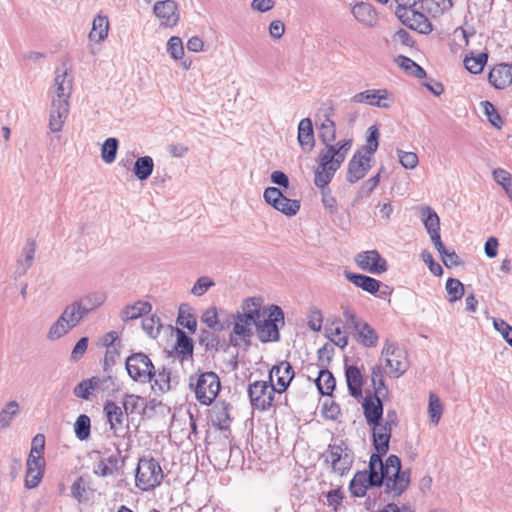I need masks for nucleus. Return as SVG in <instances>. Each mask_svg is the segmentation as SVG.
<instances>
[{
    "instance_id": "obj_1",
    "label": "nucleus",
    "mask_w": 512,
    "mask_h": 512,
    "mask_svg": "<svg viewBox=\"0 0 512 512\" xmlns=\"http://www.w3.org/2000/svg\"><path fill=\"white\" fill-rule=\"evenodd\" d=\"M410 471H401V460L390 455L383 463L380 455L372 454L369 471H358L349 484L354 497H363L371 486L385 485V491L393 497L400 496L409 486Z\"/></svg>"
},
{
    "instance_id": "obj_2",
    "label": "nucleus",
    "mask_w": 512,
    "mask_h": 512,
    "mask_svg": "<svg viewBox=\"0 0 512 512\" xmlns=\"http://www.w3.org/2000/svg\"><path fill=\"white\" fill-rule=\"evenodd\" d=\"M318 129L319 138L325 148L320 151L318 156L316 183L323 186L332 181L335 173L351 150L353 140L349 138L334 143L336 139V124L327 114L324 115Z\"/></svg>"
},
{
    "instance_id": "obj_3",
    "label": "nucleus",
    "mask_w": 512,
    "mask_h": 512,
    "mask_svg": "<svg viewBox=\"0 0 512 512\" xmlns=\"http://www.w3.org/2000/svg\"><path fill=\"white\" fill-rule=\"evenodd\" d=\"M81 309V306L74 300L67 304L55 322L49 327L46 335L47 339L49 341L59 340L79 326L87 317Z\"/></svg>"
},
{
    "instance_id": "obj_4",
    "label": "nucleus",
    "mask_w": 512,
    "mask_h": 512,
    "mask_svg": "<svg viewBox=\"0 0 512 512\" xmlns=\"http://www.w3.org/2000/svg\"><path fill=\"white\" fill-rule=\"evenodd\" d=\"M190 387L202 405H210L220 391V380L214 372H204L190 377Z\"/></svg>"
},
{
    "instance_id": "obj_5",
    "label": "nucleus",
    "mask_w": 512,
    "mask_h": 512,
    "mask_svg": "<svg viewBox=\"0 0 512 512\" xmlns=\"http://www.w3.org/2000/svg\"><path fill=\"white\" fill-rule=\"evenodd\" d=\"M279 324H284L283 311L279 306L271 305L267 315L265 314L256 324L258 339L263 343L278 341Z\"/></svg>"
},
{
    "instance_id": "obj_6",
    "label": "nucleus",
    "mask_w": 512,
    "mask_h": 512,
    "mask_svg": "<svg viewBox=\"0 0 512 512\" xmlns=\"http://www.w3.org/2000/svg\"><path fill=\"white\" fill-rule=\"evenodd\" d=\"M163 479V471L154 458H141L135 475L136 486L147 491L159 486Z\"/></svg>"
},
{
    "instance_id": "obj_7",
    "label": "nucleus",
    "mask_w": 512,
    "mask_h": 512,
    "mask_svg": "<svg viewBox=\"0 0 512 512\" xmlns=\"http://www.w3.org/2000/svg\"><path fill=\"white\" fill-rule=\"evenodd\" d=\"M325 461L330 464L332 471L340 476L347 474L354 462L352 450L343 441L329 444L325 453Z\"/></svg>"
},
{
    "instance_id": "obj_8",
    "label": "nucleus",
    "mask_w": 512,
    "mask_h": 512,
    "mask_svg": "<svg viewBox=\"0 0 512 512\" xmlns=\"http://www.w3.org/2000/svg\"><path fill=\"white\" fill-rule=\"evenodd\" d=\"M343 316L347 324L353 328L354 337L359 344L368 348L377 346L379 336L370 324L358 318L355 312L349 308L344 309Z\"/></svg>"
},
{
    "instance_id": "obj_9",
    "label": "nucleus",
    "mask_w": 512,
    "mask_h": 512,
    "mask_svg": "<svg viewBox=\"0 0 512 512\" xmlns=\"http://www.w3.org/2000/svg\"><path fill=\"white\" fill-rule=\"evenodd\" d=\"M275 393H278V390L269 379L268 381H254L248 387L250 403L254 409L259 411H267L272 407Z\"/></svg>"
},
{
    "instance_id": "obj_10",
    "label": "nucleus",
    "mask_w": 512,
    "mask_h": 512,
    "mask_svg": "<svg viewBox=\"0 0 512 512\" xmlns=\"http://www.w3.org/2000/svg\"><path fill=\"white\" fill-rule=\"evenodd\" d=\"M125 367L130 378L140 384L148 383L151 380V372H154L152 360L143 352L129 355Z\"/></svg>"
},
{
    "instance_id": "obj_11",
    "label": "nucleus",
    "mask_w": 512,
    "mask_h": 512,
    "mask_svg": "<svg viewBox=\"0 0 512 512\" xmlns=\"http://www.w3.org/2000/svg\"><path fill=\"white\" fill-rule=\"evenodd\" d=\"M381 355L389 369V374L393 377L399 378L409 368L406 351L389 340L385 341Z\"/></svg>"
},
{
    "instance_id": "obj_12",
    "label": "nucleus",
    "mask_w": 512,
    "mask_h": 512,
    "mask_svg": "<svg viewBox=\"0 0 512 512\" xmlns=\"http://www.w3.org/2000/svg\"><path fill=\"white\" fill-rule=\"evenodd\" d=\"M263 198L268 205L288 217L295 216L300 210V202L285 197L277 187H267L264 190Z\"/></svg>"
},
{
    "instance_id": "obj_13",
    "label": "nucleus",
    "mask_w": 512,
    "mask_h": 512,
    "mask_svg": "<svg viewBox=\"0 0 512 512\" xmlns=\"http://www.w3.org/2000/svg\"><path fill=\"white\" fill-rule=\"evenodd\" d=\"M153 13L162 27L173 28L180 20L179 7L174 0L157 1L153 6Z\"/></svg>"
},
{
    "instance_id": "obj_14",
    "label": "nucleus",
    "mask_w": 512,
    "mask_h": 512,
    "mask_svg": "<svg viewBox=\"0 0 512 512\" xmlns=\"http://www.w3.org/2000/svg\"><path fill=\"white\" fill-rule=\"evenodd\" d=\"M351 101L357 104H367L378 108L389 109L393 105V100L386 89H368L356 93Z\"/></svg>"
},
{
    "instance_id": "obj_15",
    "label": "nucleus",
    "mask_w": 512,
    "mask_h": 512,
    "mask_svg": "<svg viewBox=\"0 0 512 512\" xmlns=\"http://www.w3.org/2000/svg\"><path fill=\"white\" fill-rule=\"evenodd\" d=\"M72 91V79L64 69H57L55 72L54 86L50 90L51 102L69 104Z\"/></svg>"
},
{
    "instance_id": "obj_16",
    "label": "nucleus",
    "mask_w": 512,
    "mask_h": 512,
    "mask_svg": "<svg viewBox=\"0 0 512 512\" xmlns=\"http://www.w3.org/2000/svg\"><path fill=\"white\" fill-rule=\"evenodd\" d=\"M355 262L359 268L372 274H382L387 271V261L377 250L360 252L355 257Z\"/></svg>"
},
{
    "instance_id": "obj_17",
    "label": "nucleus",
    "mask_w": 512,
    "mask_h": 512,
    "mask_svg": "<svg viewBox=\"0 0 512 512\" xmlns=\"http://www.w3.org/2000/svg\"><path fill=\"white\" fill-rule=\"evenodd\" d=\"M257 322L238 314L233 315V330L230 334V343L233 346H240L242 343H248L253 335V327Z\"/></svg>"
},
{
    "instance_id": "obj_18",
    "label": "nucleus",
    "mask_w": 512,
    "mask_h": 512,
    "mask_svg": "<svg viewBox=\"0 0 512 512\" xmlns=\"http://www.w3.org/2000/svg\"><path fill=\"white\" fill-rule=\"evenodd\" d=\"M370 162L371 156L363 153V150H358L348 163L347 181L353 184L364 178L371 168Z\"/></svg>"
},
{
    "instance_id": "obj_19",
    "label": "nucleus",
    "mask_w": 512,
    "mask_h": 512,
    "mask_svg": "<svg viewBox=\"0 0 512 512\" xmlns=\"http://www.w3.org/2000/svg\"><path fill=\"white\" fill-rule=\"evenodd\" d=\"M396 15L406 26L421 34H429L433 30L432 24L428 18L415 10V7L404 10Z\"/></svg>"
},
{
    "instance_id": "obj_20",
    "label": "nucleus",
    "mask_w": 512,
    "mask_h": 512,
    "mask_svg": "<svg viewBox=\"0 0 512 512\" xmlns=\"http://www.w3.org/2000/svg\"><path fill=\"white\" fill-rule=\"evenodd\" d=\"M109 429L114 436H121L124 433L125 414L121 406L113 401H108L103 408Z\"/></svg>"
},
{
    "instance_id": "obj_21",
    "label": "nucleus",
    "mask_w": 512,
    "mask_h": 512,
    "mask_svg": "<svg viewBox=\"0 0 512 512\" xmlns=\"http://www.w3.org/2000/svg\"><path fill=\"white\" fill-rule=\"evenodd\" d=\"M294 369L288 361H281L274 365L269 372V380L273 383L276 377L278 393L284 392L294 378Z\"/></svg>"
},
{
    "instance_id": "obj_22",
    "label": "nucleus",
    "mask_w": 512,
    "mask_h": 512,
    "mask_svg": "<svg viewBox=\"0 0 512 512\" xmlns=\"http://www.w3.org/2000/svg\"><path fill=\"white\" fill-rule=\"evenodd\" d=\"M373 430V445L377 451L376 455L383 456L389 449V441L391 438L392 427L385 422L377 421L376 424L369 425Z\"/></svg>"
},
{
    "instance_id": "obj_23",
    "label": "nucleus",
    "mask_w": 512,
    "mask_h": 512,
    "mask_svg": "<svg viewBox=\"0 0 512 512\" xmlns=\"http://www.w3.org/2000/svg\"><path fill=\"white\" fill-rule=\"evenodd\" d=\"M383 395H377L374 392V396H366L363 401V410L366 422L368 425L376 424L377 421L382 420L383 416V404L381 399Z\"/></svg>"
},
{
    "instance_id": "obj_24",
    "label": "nucleus",
    "mask_w": 512,
    "mask_h": 512,
    "mask_svg": "<svg viewBox=\"0 0 512 512\" xmlns=\"http://www.w3.org/2000/svg\"><path fill=\"white\" fill-rule=\"evenodd\" d=\"M107 295L104 291L94 290L83 294L74 301L81 306V310L86 316L100 308L106 301Z\"/></svg>"
},
{
    "instance_id": "obj_25",
    "label": "nucleus",
    "mask_w": 512,
    "mask_h": 512,
    "mask_svg": "<svg viewBox=\"0 0 512 512\" xmlns=\"http://www.w3.org/2000/svg\"><path fill=\"white\" fill-rule=\"evenodd\" d=\"M489 82L497 89H504L512 83V63L496 65L489 73Z\"/></svg>"
},
{
    "instance_id": "obj_26",
    "label": "nucleus",
    "mask_w": 512,
    "mask_h": 512,
    "mask_svg": "<svg viewBox=\"0 0 512 512\" xmlns=\"http://www.w3.org/2000/svg\"><path fill=\"white\" fill-rule=\"evenodd\" d=\"M36 253V242L28 240L22 248L21 254L17 259L15 275L21 277L25 275L31 268Z\"/></svg>"
},
{
    "instance_id": "obj_27",
    "label": "nucleus",
    "mask_w": 512,
    "mask_h": 512,
    "mask_svg": "<svg viewBox=\"0 0 512 512\" xmlns=\"http://www.w3.org/2000/svg\"><path fill=\"white\" fill-rule=\"evenodd\" d=\"M45 461L27 459L24 485L27 489H34L39 486L44 475Z\"/></svg>"
},
{
    "instance_id": "obj_28",
    "label": "nucleus",
    "mask_w": 512,
    "mask_h": 512,
    "mask_svg": "<svg viewBox=\"0 0 512 512\" xmlns=\"http://www.w3.org/2000/svg\"><path fill=\"white\" fill-rule=\"evenodd\" d=\"M298 143L304 152H311L315 146L313 124L310 118H303L298 124Z\"/></svg>"
},
{
    "instance_id": "obj_29",
    "label": "nucleus",
    "mask_w": 512,
    "mask_h": 512,
    "mask_svg": "<svg viewBox=\"0 0 512 512\" xmlns=\"http://www.w3.org/2000/svg\"><path fill=\"white\" fill-rule=\"evenodd\" d=\"M171 382V371L163 366L158 369L154 367V372H151V380L148 383H151V388L156 394H163L171 390Z\"/></svg>"
},
{
    "instance_id": "obj_30",
    "label": "nucleus",
    "mask_w": 512,
    "mask_h": 512,
    "mask_svg": "<svg viewBox=\"0 0 512 512\" xmlns=\"http://www.w3.org/2000/svg\"><path fill=\"white\" fill-rule=\"evenodd\" d=\"M69 104L52 103L49 114V129L52 132H60L69 114Z\"/></svg>"
},
{
    "instance_id": "obj_31",
    "label": "nucleus",
    "mask_w": 512,
    "mask_h": 512,
    "mask_svg": "<svg viewBox=\"0 0 512 512\" xmlns=\"http://www.w3.org/2000/svg\"><path fill=\"white\" fill-rule=\"evenodd\" d=\"M262 304L263 300L260 297L247 298L241 305L242 311L236 314L258 322L266 314V311L261 310Z\"/></svg>"
},
{
    "instance_id": "obj_32",
    "label": "nucleus",
    "mask_w": 512,
    "mask_h": 512,
    "mask_svg": "<svg viewBox=\"0 0 512 512\" xmlns=\"http://www.w3.org/2000/svg\"><path fill=\"white\" fill-rule=\"evenodd\" d=\"M351 13L354 18L365 26H373L377 21L375 9L368 3L360 2L352 6Z\"/></svg>"
},
{
    "instance_id": "obj_33",
    "label": "nucleus",
    "mask_w": 512,
    "mask_h": 512,
    "mask_svg": "<svg viewBox=\"0 0 512 512\" xmlns=\"http://www.w3.org/2000/svg\"><path fill=\"white\" fill-rule=\"evenodd\" d=\"M344 275L355 286L370 294H376L379 290L380 281L376 280L375 278L363 274L352 273L349 271H345Z\"/></svg>"
},
{
    "instance_id": "obj_34",
    "label": "nucleus",
    "mask_w": 512,
    "mask_h": 512,
    "mask_svg": "<svg viewBox=\"0 0 512 512\" xmlns=\"http://www.w3.org/2000/svg\"><path fill=\"white\" fill-rule=\"evenodd\" d=\"M341 319H334L326 326L327 337L338 347L344 349L348 344V335L343 330Z\"/></svg>"
},
{
    "instance_id": "obj_35",
    "label": "nucleus",
    "mask_w": 512,
    "mask_h": 512,
    "mask_svg": "<svg viewBox=\"0 0 512 512\" xmlns=\"http://www.w3.org/2000/svg\"><path fill=\"white\" fill-rule=\"evenodd\" d=\"M151 310L152 305L149 302L139 300L125 306L120 312V318L123 322H128L150 313Z\"/></svg>"
},
{
    "instance_id": "obj_36",
    "label": "nucleus",
    "mask_w": 512,
    "mask_h": 512,
    "mask_svg": "<svg viewBox=\"0 0 512 512\" xmlns=\"http://www.w3.org/2000/svg\"><path fill=\"white\" fill-rule=\"evenodd\" d=\"M109 32V20L105 15L98 14L92 22V30L89 33V40L96 43H102Z\"/></svg>"
},
{
    "instance_id": "obj_37",
    "label": "nucleus",
    "mask_w": 512,
    "mask_h": 512,
    "mask_svg": "<svg viewBox=\"0 0 512 512\" xmlns=\"http://www.w3.org/2000/svg\"><path fill=\"white\" fill-rule=\"evenodd\" d=\"M346 382L351 396L359 398L362 396L363 378L356 366H349L345 371Z\"/></svg>"
},
{
    "instance_id": "obj_38",
    "label": "nucleus",
    "mask_w": 512,
    "mask_h": 512,
    "mask_svg": "<svg viewBox=\"0 0 512 512\" xmlns=\"http://www.w3.org/2000/svg\"><path fill=\"white\" fill-rule=\"evenodd\" d=\"M103 382L104 380L99 377L85 379L75 386L73 392L76 397L88 400L94 391L100 389Z\"/></svg>"
},
{
    "instance_id": "obj_39",
    "label": "nucleus",
    "mask_w": 512,
    "mask_h": 512,
    "mask_svg": "<svg viewBox=\"0 0 512 512\" xmlns=\"http://www.w3.org/2000/svg\"><path fill=\"white\" fill-rule=\"evenodd\" d=\"M418 209L420 219L427 233L440 230V218L430 206H420Z\"/></svg>"
},
{
    "instance_id": "obj_40",
    "label": "nucleus",
    "mask_w": 512,
    "mask_h": 512,
    "mask_svg": "<svg viewBox=\"0 0 512 512\" xmlns=\"http://www.w3.org/2000/svg\"><path fill=\"white\" fill-rule=\"evenodd\" d=\"M453 0H421V8L432 17H438L451 9Z\"/></svg>"
},
{
    "instance_id": "obj_41",
    "label": "nucleus",
    "mask_w": 512,
    "mask_h": 512,
    "mask_svg": "<svg viewBox=\"0 0 512 512\" xmlns=\"http://www.w3.org/2000/svg\"><path fill=\"white\" fill-rule=\"evenodd\" d=\"M315 384L318 391L322 395H330L335 389L336 381L333 374L329 370L321 369L318 371Z\"/></svg>"
},
{
    "instance_id": "obj_42",
    "label": "nucleus",
    "mask_w": 512,
    "mask_h": 512,
    "mask_svg": "<svg viewBox=\"0 0 512 512\" xmlns=\"http://www.w3.org/2000/svg\"><path fill=\"white\" fill-rule=\"evenodd\" d=\"M20 414L19 403L11 400L0 410V429L9 428L14 420Z\"/></svg>"
},
{
    "instance_id": "obj_43",
    "label": "nucleus",
    "mask_w": 512,
    "mask_h": 512,
    "mask_svg": "<svg viewBox=\"0 0 512 512\" xmlns=\"http://www.w3.org/2000/svg\"><path fill=\"white\" fill-rule=\"evenodd\" d=\"M153 169L154 161L152 157L142 156L135 161L133 172L138 180L144 181L151 176Z\"/></svg>"
},
{
    "instance_id": "obj_44",
    "label": "nucleus",
    "mask_w": 512,
    "mask_h": 512,
    "mask_svg": "<svg viewBox=\"0 0 512 512\" xmlns=\"http://www.w3.org/2000/svg\"><path fill=\"white\" fill-rule=\"evenodd\" d=\"M74 433L78 440L85 441L90 437L91 420L86 414L77 417L74 423Z\"/></svg>"
},
{
    "instance_id": "obj_45",
    "label": "nucleus",
    "mask_w": 512,
    "mask_h": 512,
    "mask_svg": "<svg viewBox=\"0 0 512 512\" xmlns=\"http://www.w3.org/2000/svg\"><path fill=\"white\" fill-rule=\"evenodd\" d=\"M118 459L116 456H109L99 460L94 466V473L101 477L112 475L117 467Z\"/></svg>"
},
{
    "instance_id": "obj_46",
    "label": "nucleus",
    "mask_w": 512,
    "mask_h": 512,
    "mask_svg": "<svg viewBox=\"0 0 512 512\" xmlns=\"http://www.w3.org/2000/svg\"><path fill=\"white\" fill-rule=\"evenodd\" d=\"M314 184L321 189L322 204L330 214L337 212V200L332 195L331 190L327 188L328 184L323 186L316 183V170L314 171Z\"/></svg>"
},
{
    "instance_id": "obj_47",
    "label": "nucleus",
    "mask_w": 512,
    "mask_h": 512,
    "mask_svg": "<svg viewBox=\"0 0 512 512\" xmlns=\"http://www.w3.org/2000/svg\"><path fill=\"white\" fill-rule=\"evenodd\" d=\"M118 150V140L114 137L107 138L101 148L102 160L111 164L115 161Z\"/></svg>"
},
{
    "instance_id": "obj_48",
    "label": "nucleus",
    "mask_w": 512,
    "mask_h": 512,
    "mask_svg": "<svg viewBox=\"0 0 512 512\" xmlns=\"http://www.w3.org/2000/svg\"><path fill=\"white\" fill-rule=\"evenodd\" d=\"M371 381L374 387V392L379 396L383 395V397L388 396V389L385 386L383 379V371L381 365H376L372 368L371 371Z\"/></svg>"
},
{
    "instance_id": "obj_49",
    "label": "nucleus",
    "mask_w": 512,
    "mask_h": 512,
    "mask_svg": "<svg viewBox=\"0 0 512 512\" xmlns=\"http://www.w3.org/2000/svg\"><path fill=\"white\" fill-rule=\"evenodd\" d=\"M176 350L183 357L191 356L193 353V342L190 337L186 335V333L180 329L176 331Z\"/></svg>"
},
{
    "instance_id": "obj_50",
    "label": "nucleus",
    "mask_w": 512,
    "mask_h": 512,
    "mask_svg": "<svg viewBox=\"0 0 512 512\" xmlns=\"http://www.w3.org/2000/svg\"><path fill=\"white\" fill-rule=\"evenodd\" d=\"M443 412V406L439 399V397L434 394L430 393L429 395V405H428V413L430 416V420L433 424L437 425L441 419Z\"/></svg>"
},
{
    "instance_id": "obj_51",
    "label": "nucleus",
    "mask_w": 512,
    "mask_h": 512,
    "mask_svg": "<svg viewBox=\"0 0 512 512\" xmlns=\"http://www.w3.org/2000/svg\"><path fill=\"white\" fill-rule=\"evenodd\" d=\"M201 321L210 329L216 331L224 330V325L219 323L217 309L215 307H211L203 312L201 316Z\"/></svg>"
},
{
    "instance_id": "obj_52",
    "label": "nucleus",
    "mask_w": 512,
    "mask_h": 512,
    "mask_svg": "<svg viewBox=\"0 0 512 512\" xmlns=\"http://www.w3.org/2000/svg\"><path fill=\"white\" fill-rule=\"evenodd\" d=\"M378 138H379V130L376 125H372L368 129V137L366 140V145L363 146L360 150H363L368 156H371L374 152H376L378 148Z\"/></svg>"
},
{
    "instance_id": "obj_53",
    "label": "nucleus",
    "mask_w": 512,
    "mask_h": 512,
    "mask_svg": "<svg viewBox=\"0 0 512 512\" xmlns=\"http://www.w3.org/2000/svg\"><path fill=\"white\" fill-rule=\"evenodd\" d=\"M486 62H487V54L480 53L476 57H466L464 60V65H465V68L469 72H471L473 74H478L483 70Z\"/></svg>"
},
{
    "instance_id": "obj_54",
    "label": "nucleus",
    "mask_w": 512,
    "mask_h": 512,
    "mask_svg": "<svg viewBox=\"0 0 512 512\" xmlns=\"http://www.w3.org/2000/svg\"><path fill=\"white\" fill-rule=\"evenodd\" d=\"M446 290L449 294V302H455L461 299L464 295V285L460 280L455 278H448L446 282Z\"/></svg>"
},
{
    "instance_id": "obj_55",
    "label": "nucleus",
    "mask_w": 512,
    "mask_h": 512,
    "mask_svg": "<svg viewBox=\"0 0 512 512\" xmlns=\"http://www.w3.org/2000/svg\"><path fill=\"white\" fill-rule=\"evenodd\" d=\"M45 447V437L43 434H37L31 443V450L28 459H34L36 461H44L43 451Z\"/></svg>"
},
{
    "instance_id": "obj_56",
    "label": "nucleus",
    "mask_w": 512,
    "mask_h": 512,
    "mask_svg": "<svg viewBox=\"0 0 512 512\" xmlns=\"http://www.w3.org/2000/svg\"><path fill=\"white\" fill-rule=\"evenodd\" d=\"M167 52L174 60H180L184 56L183 42L180 37L172 36L167 42Z\"/></svg>"
},
{
    "instance_id": "obj_57",
    "label": "nucleus",
    "mask_w": 512,
    "mask_h": 512,
    "mask_svg": "<svg viewBox=\"0 0 512 512\" xmlns=\"http://www.w3.org/2000/svg\"><path fill=\"white\" fill-rule=\"evenodd\" d=\"M215 285L214 281L207 276H202L197 279L191 289V293L195 296L204 295L211 287Z\"/></svg>"
},
{
    "instance_id": "obj_58",
    "label": "nucleus",
    "mask_w": 512,
    "mask_h": 512,
    "mask_svg": "<svg viewBox=\"0 0 512 512\" xmlns=\"http://www.w3.org/2000/svg\"><path fill=\"white\" fill-rule=\"evenodd\" d=\"M484 112L488 118V121L496 128H501L502 126V119L500 115L498 114L496 108L494 105L489 101L482 102Z\"/></svg>"
},
{
    "instance_id": "obj_59",
    "label": "nucleus",
    "mask_w": 512,
    "mask_h": 512,
    "mask_svg": "<svg viewBox=\"0 0 512 512\" xmlns=\"http://www.w3.org/2000/svg\"><path fill=\"white\" fill-rule=\"evenodd\" d=\"M379 180H380L379 175H375V176L369 178L368 180H366L362 184L361 188L359 189L356 199L358 200V199L369 197L370 194L373 192V190L378 186Z\"/></svg>"
},
{
    "instance_id": "obj_60",
    "label": "nucleus",
    "mask_w": 512,
    "mask_h": 512,
    "mask_svg": "<svg viewBox=\"0 0 512 512\" xmlns=\"http://www.w3.org/2000/svg\"><path fill=\"white\" fill-rule=\"evenodd\" d=\"M177 323L194 333L197 328L196 318L191 313H186L180 308Z\"/></svg>"
},
{
    "instance_id": "obj_61",
    "label": "nucleus",
    "mask_w": 512,
    "mask_h": 512,
    "mask_svg": "<svg viewBox=\"0 0 512 512\" xmlns=\"http://www.w3.org/2000/svg\"><path fill=\"white\" fill-rule=\"evenodd\" d=\"M71 495L75 498L79 503L85 502L88 500L86 497V488L84 486V480L82 477L77 478L71 486Z\"/></svg>"
},
{
    "instance_id": "obj_62",
    "label": "nucleus",
    "mask_w": 512,
    "mask_h": 512,
    "mask_svg": "<svg viewBox=\"0 0 512 512\" xmlns=\"http://www.w3.org/2000/svg\"><path fill=\"white\" fill-rule=\"evenodd\" d=\"M201 345L205 346L206 349H217L219 345L218 337L209 330H202L199 337Z\"/></svg>"
},
{
    "instance_id": "obj_63",
    "label": "nucleus",
    "mask_w": 512,
    "mask_h": 512,
    "mask_svg": "<svg viewBox=\"0 0 512 512\" xmlns=\"http://www.w3.org/2000/svg\"><path fill=\"white\" fill-rule=\"evenodd\" d=\"M399 161L406 169H414L418 165V156L414 152L398 151Z\"/></svg>"
},
{
    "instance_id": "obj_64",
    "label": "nucleus",
    "mask_w": 512,
    "mask_h": 512,
    "mask_svg": "<svg viewBox=\"0 0 512 512\" xmlns=\"http://www.w3.org/2000/svg\"><path fill=\"white\" fill-rule=\"evenodd\" d=\"M421 257H422V260L424 261V263L427 264V266L429 267V270L434 275L440 276L443 273V269H442L441 265L434 261L433 256L429 251L424 250L421 253Z\"/></svg>"
}]
</instances>
